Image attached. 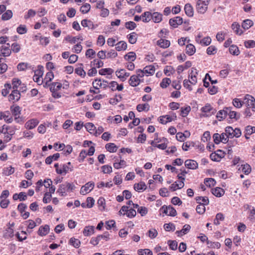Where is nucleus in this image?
Listing matches in <instances>:
<instances>
[{
    "label": "nucleus",
    "mask_w": 255,
    "mask_h": 255,
    "mask_svg": "<svg viewBox=\"0 0 255 255\" xmlns=\"http://www.w3.org/2000/svg\"><path fill=\"white\" fill-rule=\"evenodd\" d=\"M68 192L65 183L59 185L57 192L61 196H65L67 195L66 192Z\"/></svg>",
    "instance_id": "obj_22"
},
{
    "label": "nucleus",
    "mask_w": 255,
    "mask_h": 255,
    "mask_svg": "<svg viewBox=\"0 0 255 255\" xmlns=\"http://www.w3.org/2000/svg\"><path fill=\"white\" fill-rule=\"evenodd\" d=\"M196 52L194 45L192 44H188L186 46V53L189 56L193 55Z\"/></svg>",
    "instance_id": "obj_26"
},
{
    "label": "nucleus",
    "mask_w": 255,
    "mask_h": 255,
    "mask_svg": "<svg viewBox=\"0 0 255 255\" xmlns=\"http://www.w3.org/2000/svg\"><path fill=\"white\" fill-rule=\"evenodd\" d=\"M157 45L161 48H166L170 45V42L169 40L161 38L157 41Z\"/></svg>",
    "instance_id": "obj_18"
},
{
    "label": "nucleus",
    "mask_w": 255,
    "mask_h": 255,
    "mask_svg": "<svg viewBox=\"0 0 255 255\" xmlns=\"http://www.w3.org/2000/svg\"><path fill=\"white\" fill-rule=\"evenodd\" d=\"M69 244L75 248H79L81 246V242L78 239L74 237L71 238L69 241Z\"/></svg>",
    "instance_id": "obj_29"
},
{
    "label": "nucleus",
    "mask_w": 255,
    "mask_h": 255,
    "mask_svg": "<svg viewBox=\"0 0 255 255\" xmlns=\"http://www.w3.org/2000/svg\"><path fill=\"white\" fill-rule=\"evenodd\" d=\"M227 115H229L230 119H234L236 120L239 119L240 118V114L237 112L231 110V107L227 108Z\"/></svg>",
    "instance_id": "obj_19"
},
{
    "label": "nucleus",
    "mask_w": 255,
    "mask_h": 255,
    "mask_svg": "<svg viewBox=\"0 0 255 255\" xmlns=\"http://www.w3.org/2000/svg\"><path fill=\"white\" fill-rule=\"evenodd\" d=\"M73 170V166L70 162H68L67 164H63L60 165L59 170H57V173L61 175H66L69 171Z\"/></svg>",
    "instance_id": "obj_5"
},
{
    "label": "nucleus",
    "mask_w": 255,
    "mask_h": 255,
    "mask_svg": "<svg viewBox=\"0 0 255 255\" xmlns=\"http://www.w3.org/2000/svg\"><path fill=\"white\" fill-rule=\"evenodd\" d=\"M91 8L90 4L89 3H85L80 8V11L82 13H87L89 11Z\"/></svg>",
    "instance_id": "obj_61"
},
{
    "label": "nucleus",
    "mask_w": 255,
    "mask_h": 255,
    "mask_svg": "<svg viewBox=\"0 0 255 255\" xmlns=\"http://www.w3.org/2000/svg\"><path fill=\"white\" fill-rule=\"evenodd\" d=\"M39 121L36 119H32L26 122L25 128L27 129H32L35 128L38 124Z\"/></svg>",
    "instance_id": "obj_10"
},
{
    "label": "nucleus",
    "mask_w": 255,
    "mask_h": 255,
    "mask_svg": "<svg viewBox=\"0 0 255 255\" xmlns=\"http://www.w3.org/2000/svg\"><path fill=\"white\" fill-rule=\"evenodd\" d=\"M124 58L127 61H130V62H132L135 60L136 55L133 52H129L127 54L125 55Z\"/></svg>",
    "instance_id": "obj_43"
},
{
    "label": "nucleus",
    "mask_w": 255,
    "mask_h": 255,
    "mask_svg": "<svg viewBox=\"0 0 255 255\" xmlns=\"http://www.w3.org/2000/svg\"><path fill=\"white\" fill-rule=\"evenodd\" d=\"M244 45L247 48H254L255 47V41L253 40L245 41Z\"/></svg>",
    "instance_id": "obj_64"
},
{
    "label": "nucleus",
    "mask_w": 255,
    "mask_h": 255,
    "mask_svg": "<svg viewBox=\"0 0 255 255\" xmlns=\"http://www.w3.org/2000/svg\"><path fill=\"white\" fill-rule=\"evenodd\" d=\"M232 28L237 34L241 35L243 33V31L240 28V25L237 22L232 24Z\"/></svg>",
    "instance_id": "obj_32"
},
{
    "label": "nucleus",
    "mask_w": 255,
    "mask_h": 255,
    "mask_svg": "<svg viewBox=\"0 0 255 255\" xmlns=\"http://www.w3.org/2000/svg\"><path fill=\"white\" fill-rule=\"evenodd\" d=\"M27 30L25 25L21 24L16 28V31L19 34H25L27 32Z\"/></svg>",
    "instance_id": "obj_57"
},
{
    "label": "nucleus",
    "mask_w": 255,
    "mask_h": 255,
    "mask_svg": "<svg viewBox=\"0 0 255 255\" xmlns=\"http://www.w3.org/2000/svg\"><path fill=\"white\" fill-rule=\"evenodd\" d=\"M92 84L94 88L96 90H99V87L103 89H106L109 87L108 82L101 79H95V81L93 82Z\"/></svg>",
    "instance_id": "obj_6"
},
{
    "label": "nucleus",
    "mask_w": 255,
    "mask_h": 255,
    "mask_svg": "<svg viewBox=\"0 0 255 255\" xmlns=\"http://www.w3.org/2000/svg\"><path fill=\"white\" fill-rule=\"evenodd\" d=\"M184 10L186 14L192 17L194 14V10L192 6L190 3H186L184 6Z\"/></svg>",
    "instance_id": "obj_23"
},
{
    "label": "nucleus",
    "mask_w": 255,
    "mask_h": 255,
    "mask_svg": "<svg viewBox=\"0 0 255 255\" xmlns=\"http://www.w3.org/2000/svg\"><path fill=\"white\" fill-rule=\"evenodd\" d=\"M185 166L190 169H196L198 167V163L194 160L187 159L185 161Z\"/></svg>",
    "instance_id": "obj_13"
},
{
    "label": "nucleus",
    "mask_w": 255,
    "mask_h": 255,
    "mask_svg": "<svg viewBox=\"0 0 255 255\" xmlns=\"http://www.w3.org/2000/svg\"><path fill=\"white\" fill-rule=\"evenodd\" d=\"M13 236V230L11 227L7 228L3 234V237L5 239L11 238Z\"/></svg>",
    "instance_id": "obj_41"
},
{
    "label": "nucleus",
    "mask_w": 255,
    "mask_h": 255,
    "mask_svg": "<svg viewBox=\"0 0 255 255\" xmlns=\"http://www.w3.org/2000/svg\"><path fill=\"white\" fill-rule=\"evenodd\" d=\"M217 49L214 45H211L207 49V53L208 55H214L217 53Z\"/></svg>",
    "instance_id": "obj_60"
},
{
    "label": "nucleus",
    "mask_w": 255,
    "mask_h": 255,
    "mask_svg": "<svg viewBox=\"0 0 255 255\" xmlns=\"http://www.w3.org/2000/svg\"><path fill=\"white\" fill-rule=\"evenodd\" d=\"M244 104L247 108L251 109L252 112H255V99L251 95H246L244 98Z\"/></svg>",
    "instance_id": "obj_3"
},
{
    "label": "nucleus",
    "mask_w": 255,
    "mask_h": 255,
    "mask_svg": "<svg viewBox=\"0 0 255 255\" xmlns=\"http://www.w3.org/2000/svg\"><path fill=\"white\" fill-rule=\"evenodd\" d=\"M149 105L147 103L144 104H138L136 106V110L139 112H142L143 111H148L149 110Z\"/></svg>",
    "instance_id": "obj_42"
},
{
    "label": "nucleus",
    "mask_w": 255,
    "mask_h": 255,
    "mask_svg": "<svg viewBox=\"0 0 255 255\" xmlns=\"http://www.w3.org/2000/svg\"><path fill=\"white\" fill-rule=\"evenodd\" d=\"M4 120L7 123H11L12 122L13 118L9 111L4 112Z\"/></svg>",
    "instance_id": "obj_52"
},
{
    "label": "nucleus",
    "mask_w": 255,
    "mask_h": 255,
    "mask_svg": "<svg viewBox=\"0 0 255 255\" xmlns=\"http://www.w3.org/2000/svg\"><path fill=\"white\" fill-rule=\"evenodd\" d=\"M103 65V62L98 59H94L93 61L91 62V67H95L96 69L97 68H99L102 67Z\"/></svg>",
    "instance_id": "obj_37"
},
{
    "label": "nucleus",
    "mask_w": 255,
    "mask_h": 255,
    "mask_svg": "<svg viewBox=\"0 0 255 255\" xmlns=\"http://www.w3.org/2000/svg\"><path fill=\"white\" fill-rule=\"evenodd\" d=\"M14 172V168L11 166L4 167L3 169L2 173L5 176H9L13 174Z\"/></svg>",
    "instance_id": "obj_38"
},
{
    "label": "nucleus",
    "mask_w": 255,
    "mask_h": 255,
    "mask_svg": "<svg viewBox=\"0 0 255 255\" xmlns=\"http://www.w3.org/2000/svg\"><path fill=\"white\" fill-rule=\"evenodd\" d=\"M190 226L189 225L186 224L183 226L182 230L180 231H177L176 232V234L178 237H181L188 233L190 230Z\"/></svg>",
    "instance_id": "obj_16"
},
{
    "label": "nucleus",
    "mask_w": 255,
    "mask_h": 255,
    "mask_svg": "<svg viewBox=\"0 0 255 255\" xmlns=\"http://www.w3.org/2000/svg\"><path fill=\"white\" fill-rule=\"evenodd\" d=\"M87 155H88L87 151L85 150H82L78 158L79 162H83Z\"/></svg>",
    "instance_id": "obj_62"
},
{
    "label": "nucleus",
    "mask_w": 255,
    "mask_h": 255,
    "mask_svg": "<svg viewBox=\"0 0 255 255\" xmlns=\"http://www.w3.org/2000/svg\"><path fill=\"white\" fill-rule=\"evenodd\" d=\"M127 48V44L124 41H121L116 44V49L118 51L125 50Z\"/></svg>",
    "instance_id": "obj_27"
},
{
    "label": "nucleus",
    "mask_w": 255,
    "mask_h": 255,
    "mask_svg": "<svg viewBox=\"0 0 255 255\" xmlns=\"http://www.w3.org/2000/svg\"><path fill=\"white\" fill-rule=\"evenodd\" d=\"M140 83V79L134 75L131 76L129 80V84L132 87H135L138 85Z\"/></svg>",
    "instance_id": "obj_20"
},
{
    "label": "nucleus",
    "mask_w": 255,
    "mask_h": 255,
    "mask_svg": "<svg viewBox=\"0 0 255 255\" xmlns=\"http://www.w3.org/2000/svg\"><path fill=\"white\" fill-rule=\"evenodd\" d=\"M143 71L145 74H148V75H153L155 72V68L153 65H148L145 66L143 68Z\"/></svg>",
    "instance_id": "obj_36"
},
{
    "label": "nucleus",
    "mask_w": 255,
    "mask_h": 255,
    "mask_svg": "<svg viewBox=\"0 0 255 255\" xmlns=\"http://www.w3.org/2000/svg\"><path fill=\"white\" fill-rule=\"evenodd\" d=\"M195 199L198 204L208 205L209 203V199L206 197H196Z\"/></svg>",
    "instance_id": "obj_39"
},
{
    "label": "nucleus",
    "mask_w": 255,
    "mask_h": 255,
    "mask_svg": "<svg viewBox=\"0 0 255 255\" xmlns=\"http://www.w3.org/2000/svg\"><path fill=\"white\" fill-rule=\"evenodd\" d=\"M95 186V184L93 182H89L82 186L80 190V194L86 195L91 191Z\"/></svg>",
    "instance_id": "obj_7"
},
{
    "label": "nucleus",
    "mask_w": 255,
    "mask_h": 255,
    "mask_svg": "<svg viewBox=\"0 0 255 255\" xmlns=\"http://www.w3.org/2000/svg\"><path fill=\"white\" fill-rule=\"evenodd\" d=\"M242 171L246 174L248 175L249 174L251 171L252 168L251 166L249 164H245L242 165Z\"/></svg>",
    "instance_id": "obj_53"
},
{
    "label": "nucleus",
    "mask_w": 255,
    "mask_h": 255,
    "mask_svg": "<svg viewBox=\"0 0 255 255\" xmlns=\"http://www.w3.org/2000/svg\"><path fill=\"white\" fill-rule=\"evenodd\" d=\"M164 228L166 231L170 232V231H174L175 230V226L173 223H168L165 224L164 225Z\"/></svg>",
    "instance_id": "obj_55"
},
{
    "label": "nucleus",
    "mask_w": 255,
    "mask_h": 255,
    "mask_svg": "<svg viewBox=\"0 0 255 255\" xmlns=\"http://www.w3.org/2000/svg\"><path fill=\"white\" fill-rule=\"evenodd\" d=\"M229 52L231 54L236 56L239 55L240 53L238 47L235 45H232L230 46Z\"/></svg>",
    "instance_id": "obj_35"
},
{
    "label": "nucleus",
    "mask_w": 255,
    "mask_h": 255,
    "mask_svg": "<svg viewBox=\"0 0 255 255\" xmlns=\"http://www.w3.org/2000/svg\"><path fill=\"white\" fill-rule=\"evenodd\" d=\"M12 16V12L10 10H6L1 16V18L3 20L9 19Z\"/></svg>",
    "instance_id": "obj_47"
},
{
    "label": "nucleus",
    "mask_w": 255,
    "mask_h": 255,
    "mask_svg": "<svg viewBox=\"0 0 255 255\" xmlns=\"http://www.w3.org/2000/svg\"><path fill=\"white\" fill-rule=\"evenodd\" d=\"M97 204L98 205L99 209L101 211H103L105 209L106 202H105V200L103 197H101L99 198V199L97 201Z\"/></svg>",
    "instance_id": "obj_44"
},
{
    "label": "nucleus",
    "mask_w": 255,
    "mask_h": 255,
    "mask_svg": "<svg viewBox=\"0 0 255 255\" xmlns=\"http://www.w3.org/2000/svg\"><path fill=\"white\" fill-rule=\"evenodd\" d=\"M95 227L93 226H86L83 231V234L85 236H90L94 233Z\"/></svg>",
    "instance_id": "obj_17"
},
{
    "label": "nucleus",
    "mask_w": 255,
    "mask_h": 255,
    "mask_svg": "<svg viewBox=\"0 0 255 255\" xmlns=\"http://www.w3.org/2000/svg\"><path fill=\"white\" fill-rule=\"evenodd\" d=\"M210 0H198L196 2V9L198 13L204 14L208 9Z\"/></svg>",
    "instance_id": "obj_2"
},
{
    "label": "nucleus",
    "mask_w": 255,
    "mask_h": 255,
    "mask_svg": "<svg viewBox=\"0 0 255 255\" xmlns=\"http://www.w3.org/2000/svg\"><path fill=\"white\" fill-rule=\"evenodd\" d=\"M10 111L13 116H17L21 114V108L18 106L12 105L10 107Z\"/></svg>",
    "instance_id": "obj_21"
},
{
    "label": "nucleus",
    "mask_w": 255,
    "mask_h": 255,
    "mask_svg": "<svg viewBox=\"0 0 255 255\" xmlns=\"http://www.w3.org/2000/svg\"><path fill=\"white\" fill-rule=\"evenodd\" d=\"M227 115V108L225 109L219 111L216 115L217 118L219 121H221L225 119Z\"/></svg>",
    "instance_id": "obj_30"
},
{
    "label": "nucleus",
    "mask_w": 255,
    "mask_h": 255,
    "mask_svg": "<svg viewBox=\"0 0 255 255\" xmlns=\"http://www.w3.org/2000/svg\"><path fill=\"white\" fill-rule=\"evenodd\" d=\"M133 188L136 191L140 192L146 189V185L144 182L141 181L138 183H135Z\"/></svg>",
    "instance_id": "obj_15"
},
{
    "label": "nucleus",
    "mask_w": 255,
    "mask_h": 255,
    "mask_svg": "<svg viewBox=\"0 0 255 255\" xmlns=\"http://www.w3.org/2000/svg\"><path fill=\"white\" fill-rule=\"evenodd\" d=\"M190 111L191 107L189 106L184 108H181L180 115L182 117H185L188 115Z\"/></svg>",
    "instance_id": "obj_49"
},
{
    "label": "nucleus",
    "mask_w": 255,
    "mask_h": 255,
    "mask_svg": "<svg viewBox=\"0 0 255 255\" xmlns=\"http://www.w3.org/2000/svg\"><path fill=\"white\" fill-rule=\"evenodd\" d=\"M7 46H2L0 47V56L3 57L8 56L11 54V49L9 48V44L7 43Z\"/></svg>",
    "instance_id": "obj_12"
},
{
    "label": "nucleus",
    "mask_w": 255,
    "mask_h": 255,
    "mask_svg": "<svg viewBox=\"0 0 255 255\" xmlns=\"http://www.w3.org/2000/svg\"><path fill=\"white\" fill-rule=\"evenodd\" d=\"M142 20L144 22H149L152 18L151 13L149 11H145L141 14Z\"/></svg>",
    "instance_id": "obj_34"
},
{
    "label": "nucleus",
    "mask_w": 255,
    "mask_h": 255,
    "mask_svg": "<svg viewBox=\"0 0 255 255\" xmlns=\"http://www.w3.org/2000/svg\"><path fill=\"white\" fill-rule=\"evenodd\" d=\"M171 80L168 78H164L162 79L160 86L162 88H166L171 83Z\"/></svg>",
    "instance_id": "obj_51"
},
{
    "label": "nucleus",
    "mask_w": 255,
    "mask_h": 255,
    "mask_svg": "<svg viewBox=\"0 0 255 255\" xmlns=\"http://www.w3.org/2000/svg\"><path fill=\"white\" fill-rule=\"evenodd\" d=\"M254 24L253 21L251 19H245L242 23V27L245 29L247 30L249 29Z\"/></svg>",
    "instance_id": "obj_33"
},
{
    "label": "nucleus",
    "mask_w": 255,
    "mask_h": 255,
    "mask_svg": "<svg viewBox=\"0 0 255 255\" xmlns=\"http://www.w3.org/2000/svg\"><path fill=\"white\" fill-rule=\"evenodd\" d=\"M233 105L237 108H241L244 104V100L241 101L240 99L235 98L233 100Z\"/></svg>",
    "instance_id": "obj_46"
},
{
    "label": "nucleus",
    "mask_w": 255,
    "mask_h": 255,
    "mask_svg": "<svg viewBox=\"0 0 255 255\" xmlns=\"http://www.w3.org/2000/svg\"><path fill=\"white\" fill-rule=\"evenodd\" d=\"M151 15H152L151 19H152L153 21L155 23H159L162 19V14H161L159 12H153V13H151Z\"/></svg>",
    "instance_id": "obj_28"
},
{
    "label": "nucleus",
    "mask_w": 255,
    "mask_h": 255,
    "mask_svg": "<svg viewBox=\"0 0 255 255\" xmlns=\"http://www.w3.org/2000/svg\"><path fill=\"white\" fill-rule=\"evenodd\" d=\"M137 253L139 255H152V252L148 249H139L137 251Z\"/></svg>",
    "instance_id": "obj_59"
},
{
    "label": "nucleus",
    "mask_w": 255,
    "mask_h": 255,
    "mask_svg": "<svg viewBox=\"0 0 255 255\" xmlns=\"http://www.w3.org/2000/svg\"><path fill=\"white\" fill-rule=\"evenodd\" d=\"M212 193L217 197H220L224 194L225 191L220 187H216L212 189Z\"/></svg>",
    "instance_id": "obj_24"
},
{
    "label": "nucleus",
    "mask_w": 255,
    "mask_h": 255,
    "mask_svg": "<svg viewBox=\"0 0 255 255\" xmlns=\"http://www.w3.org/2000/svg\"><path fill=\"white\" fill-rule=\"evenodd\" d=\"M201 111L204 113L203 117H208L214 115L216 112V110L212 107L210 104H206L204 107L201 108Z\"/></svg>",
    "instance_id": "obj_4"
},
{
    "label": "nucleus",
    "mask_w": 255,
    "mask_h": 255,
    "mask_svg": "<svg viewBox=\"0 0 255 255\" xmlns=\"http://www.w3.org/2000/svg\"><path fill=\"white\" fill-rule=\"evenodd\" d=\"M204 183L207 186L210 187L214 186L216 184V182L213 178H206L204 180Z\"/></svg>",
    "instance_id": "obj_54"
},
{
    "label": "nucleus",
    "mask_w": 255,
    "mask_h": 255,
    "mask_svg": "<svg viewBox=\"0 0 255 255\" xmlns=\"http://www.w3.org/2000/svg\"><path fill=\"white\" fill-rule=\"evenodd\" d=\"M50 230L49 226L48 225H45L44 226H41L39 227L37 233L39 236L43 237L47 235Z\"/></svg>",
    "instance_id": "obj_14"
},
{
    "label": "nucleus",
    "mask_w": 255,
    "mask_h": 255,
    "mask_svg": "<svg viewBox=\"0 0 255 255\" xmlns=\"http://www.w3.org/2000/svg\"><path fill=\"white\" fill-rule=\"evenodd\" d=\"M255 132V127L251 126H248L246 127L245 133L247 135H251Z\"/></svg>",
    "instance_id": "obj_63"
},
{
    "label": "nucleus",
    "mask_w": 255,
    "mask_h": 255,
    "mask_svg": "<svg viewBox=\"0 0 255 255\" xmlns=\"http://www.w3.org/2000/svg\"><path fill=\"white\" fill-rule=\"evenodd\" d=\"M85 127L87 130L90 133H92L96 130V127L92 123H87L85 125Z\"/></svg>",
    "instance_id": "obj_45"
},
{
    "label": "nucleus",
    "mask_w": 255,
    "mask_h": 255,
    "mask_svg": "<svg viewBox=\"0 0 255 255\" xmlns=\"http://www.w3.org/2000/svg\"><path fill=\"white\" fill-rule=\"evenodd\" d=\"M105 147L106 149L110 152H116L118 149V147L114 143H107Z\"/></svg>",
    "instance_id": "obj_40"
},
{
    "label": "nucleus",
    "mask_w": 255,
    "mask_h": 255,
    "mask_svg": "<svg viewBox=\"0 0 255 255\" xmlns=\"http://www.w3.org/2000/svg\"><path fill=\"white\" fill-rule=\"evenodd\" d=\"M116 76L123 82L125 81L130 75L129 73L126 72V70L124 69L116 71Z\"/></svg>",
    "instance_id": "obj_9"
},
{
    "label": "nucleus",
    "mask_w": 255,
    "mask_h": 255,
    "mask_svg": "<svg viewBox=\"0 0 255 255\" xmlns=\"http://www.w3.org/2000/svg\"><path fill=\"white\" fill-rule=\"evenodd\" d=\"M127 38L130 44H134L137 41V34L134 32H131L127 35Z\"/></svg>",
    "instance_id": "obj_31"
},
{
    "label": "nucleus",
    "mask_w": 255,
    "mask_h": 255,
    "mask_svg": "<svg viewBox=\"0 0 255 255\" xmlns=\"http://www.w3.org/2000/svg\"><path fill=\"white\" fill-rule=\"evenodd\" d=\"M211 38L207 36L202 39L201 40L199 41V44L202 46H208L211 43Z\"/></svg>",
    "instance_id": "obj_48"
},
{
    "label": "nucleus",
    "mask_w": 255,
    "mask_h": 255,
    "mask_svg": "<svg viewBox=\"0 0 255 255\" xmlns=\"http://www.w3.org/2000/svg\"><path fill=\"white\" fill-rule=\"evenodd\" d=\"M177 177L179 180L175 181V183L177 185L179 189L182 188L184 186L185 177H182L181 176H177Z\"/></svg>",
    "instance_id": "obj_56"
},
{
    "label": "nucleus",
    "mask_w": 255,
    "mask_h": 255,
    "mask_svg": "<svg viewBox=\"0 0 255 255\" xmlns=\"http://www.w3.org/2000/svg\"><path fill=\"white\" fill-rule=\"evenodd\" d=\"M54 78V74L53 72L49 71L47 72L45 75L44 81H45L46 85H47V83L52 81V80Z\"/></svg>",
    "instance_id": "obj_58"
},
{
    "label": "nucleus",
    "mask_w": 255,
    "mask_h": 255,
    "mask_svg": "<svg viewBox=\"0 0 255 255\" xmlns=\"http://www.w3.org/2000/svg\"><path fill=\"white\" fill-rule=\"evenodd\" d=\"M183 22L182 18L180 16H176L169 20V23L173 28H176Z\"/></svg>",
    "instance_id": "obj_8"
},
{
    "label": "nucleus",
    "mask_w": 255,
    "mask_h": 255,
    "mask_svg": "<svg viewBox=\"0 0 255 255\" xmlns=\"http://www.w3.org/2000/svg\"><path fill=\"white\" fill-rule=\"evenodd\" d=\"M50 90L52 93V96L55 99H59L61 97V93L59 91L62 87L61 83L59 82H53L49 85Z\"/></svg>",
    "instance_id": "obj_1"
},
{
    "label": "nucleus",
    "mask_w": 255,
    "mask_h": 255,
    "mask_svg": "<svg viewBox=\"0 0 255 255\" xmlns=\"http://www.w3.org/2000/svg\"><path fill=\"white\" fill-rule=\"evenodd\" d=\"M114 71L111 68L101 69L99 71V73L101 75H105L106 74L111 75L113 73Z\"/></svg>",
    "instance_id": "obj_50"
},
{
    "label": "nucleus",
    "mask_w": 255,
    "mask_h": 255,
    "mask_svg": "<svg viewBox=\"0 0 255 255\" xmlns=\"http://www.w3.org/2000/svg\"><path fill=\"white\" fill-rule=\"evenodd\" d=\"M81 25L84 27H88L90 29H93L95 28L94 24L93 22L87 19H83L81 21Z\"/></svg>",
    "instance_id": "obj_25"
},
{
    "label": "nucleus",
    "mask_w": 255,
    "mask_h": 255,
    "mask_svg": "<svg viewBox=\"0 0 255 255\" xmlns=\"http://www.w3.org/2000/svg\"><path fill=\"white\" fill-rule=\"evenodd\" d=\"M20 98V94L17 89L13 90L11 93L9 95L8 99L9 101L13 102L18 101Z\"/></svg>",
    "instance_id": "obj_11"
}]
</instances>
